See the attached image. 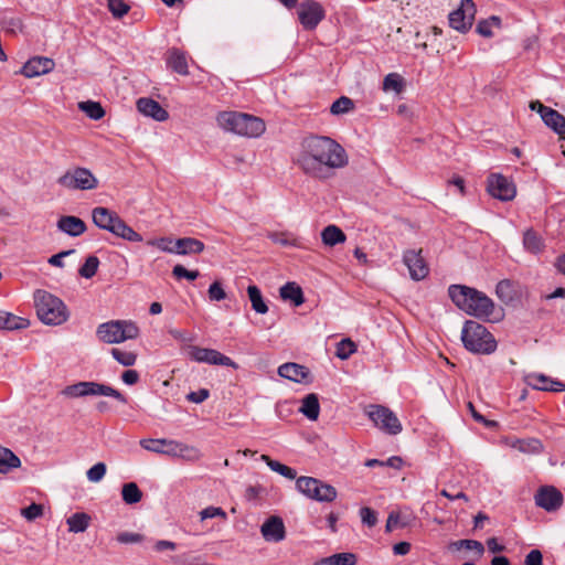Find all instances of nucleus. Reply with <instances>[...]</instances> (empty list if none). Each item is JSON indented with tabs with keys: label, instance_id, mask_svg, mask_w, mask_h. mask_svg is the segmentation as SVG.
<instances>
[{
	"label": "nucleus",
	"instance_id": "nucleus-1",
	"mask_svg": "<svg viewBox=\"0 0 565 565\" xmlns=\"http://www.w3.org/2000/svg\"><path fill=\"white\" fill-rule=\"evenodd\" d=\"M348 162L344 148L326 136L305 138L296 160L305 174L323 181L333 178L335 170L344 168Z\"/></svg>",
	"mask_w": 565,
	"mask_h": 565
},
{
	"label": "nucleus",
	"instance_id": "nucleus-2",
	"mask_svg": "<svg viewBox=\"0 0 565 565\" xmlns=\"http://www.w3.org/2000/svg\"><path fill=\"white\" fill-rule=\"evenodd\" d=\"M448 295L451 301L463 312L481 320L495 322L502 318L493 300L484 292L465 285H450Z\"/></svg>",
	"mask_w": 565,
	"mask_h": 565
},
{
	"label": "nucleus",
	"instance_id": "nucleus-3",
	"mask_svg": "<svg viewBox=\"0 0 565 565\" xmlns=\"http://www.w3.org/2000/svg\"><path fill=\"white\" fill-rule=\"evenodd\" d=\"M216 121L223 130L248 138L259 137L266 129L263 119L234 110L218 113Z\"/></svg>",
	"mask_w": 565,
	"mask_h": 565
},
{
	"label": "nucleus",
	"instance_id": "nucleus-4",
	"mask_svg": "<svg viewBox=\"0 0 565 565\" xmlns=\"http://www.w3.org/2000/svg\"><path fill=\"white\" fill-rule=\"evenodd\" d=\"M92 218L98 228L107 231L117 237L132 243L142 242V236L139 233L121 220L116 212L107 207H94Z\"/></svg>",
	"mask_w": 565,
	"mask_h": 565
},
{
	"label": "nucleus",
	"instance_id": "nucleus-5",
	"mask_svg": "<svg viewBox=\"0 0 565 565\" xmlns=\"http://www.w3.org/2000/svg\"><path fill=\"white\" fill-rule=\"evenodd\" d=\"M34 305L39 319L45 324L60 326L70 317L68 309L63 300L45 290H35Z\"/></svg>",
	"mask_w": 565,
	"mask_h": 565
},
{
	"label": "nucleus",
	"instance_id": "nucleus-6",
	"mask_svg": "<svg viewBox=\"0 0 565 565\" xmlns=\"http://www.w3.org/2000/svg\"><path fill=\"white\" fill-rule=\"evenodd\" d=\"M461 341L463 347L478 354H491L497 349V341L488 329L473 320L465 322L461 330Z\"/></svg>",
	"mask_w": 565,
	"mask_h": 565
},
{
	"label": "nucleus",
	"instance_id": "nucleus-7",
	"mask_svg": "<svg viewBox=\"0 0 565 565\" xmlns=\"http://www.w3.org/2000/svg\"><path fill=\"white\" fill-rule=\"evenodd\" d=\"M97 338L107 344L121 343L139 337V328L129 320H111L100 323L96 330Z\"/></svg>",
	"mask_w": 565,
	"mask_h": 565
},
{
	"label": "nucleus",
	"instance_id": "nucleus-8",
	"mask_svg": "<svg viewBox=\"0 0 565 565\" xmlns=\"http://www.w3.org/2000/svg\"><path fill=\"white\" fill-rule=\"evenodd\" d=\"M62 394L66 397H85V396H109L118 402L126 404L127 397L121 394L118 390L98 382L83 381L66 386Z\"/></svg>",
	"mask_w": 565,
	"mask_h": 565
},
{
	"label": "nucleus",
	"instance_id": "nucleus-9",
	"mask_svg": "<svg viewBox=\"0 0 565 565\" xmlns=\"http://www.w3.org/2000/svg\"><path fill=\"white\" fill-rule=\"evenodd\" d=\"M57 184L72 191H89L98 188V180L89 169L84 167H74L67 169L57 179Z\"/></svg>",
	"mask_w": 565,
	"mask_h": 565
},
{
	"label": "nucleus",
	"instance_id": "nucleus-10",
	"mask_svg": "<svg viewBox=\"0 0 565 565\" xmlns=\"http://www.w3.org/2000/svg\"><path fill=\"white\" fill-rule=\"evenodd\" d=\"M296 487L303 495L318 502H332L338 494L333 486L312 477H299Z\"/></svg>",
	"mask_w": 565,
	"mask_h": 565
},
{
	"label": "nucleus",
	"instance_id": "nucleus-11",
	"mask_svg": "<svg viewBox=\"0 0 565 565\" xmlns=\"http://www.w3.org/2000/svg\"><path fill=\"white\" fill-rule=\"evenodd\" d=\"M365 413L374 426L387 435H397L403 429L398 417L386 406L369 405Z\"/></svg>",
	"mask_w": 565,
	"mask_h": 565
},
{
	"label": "nucleus",
	"instance_id": "nucleus-12",
	"mask_svg": "<svg viewBox=\"0 0 565 565\" xmlns=\"http://www.w3.org/2000/svg\"><path fill=\"white\" fill-rule=\"evenodd\" d=\"M186 354L192 361H195L198 363L228 366L234 370L238 367L235 361H233L231 358L222 354L221 352L214 349L188 345Z\"/></svg>",
	"mask_w": 565,
	"mask_h": 565
},
{
	"label": "nucleus",
	"instance_id": "nucleus-13",
	"mask_svg": "<svg viewBox=\"0 0 565 565\" xmlns=\"http://www.w3.org/2000/svg\"><path fill=\"white\" fill-rule=\"evenodd\" d=\"M476 11V4L472 0H461L459 8L449 14V25L461 33H466L472 26Z\"/></svg>",
	"mask_w": 565,
	"mask_h": 565
},
{
	"label": "nucleus",
	"instance_id": "nucleus-14",
	"mask_svg": "<svg viewBox=\"0 0 565 565\" xmlns=\"http://www.w3.org/2000/svg\"><path fill=\"white\" fill-rule=\"evenodd\" d=\"M324 17V9L316 0H305L298 7V19L305 30H315Z\"/></svg>",
	"mask_w": 565,
	"mask_h": 565
},
{
	"label": "nucleus",
	"instance_id": "nucleus-15",
	"mask_svg": "<svg viewBox=\"0 0 565 565\" xmlns=\"http://www.w3.org/2000/svg\"><path fill=\"white\" fill-rule=\"evenodd\" d=\"M403 263L408 268L409 277L419 281L429 274V267L422 256V249H407L403 254Z\"/></svg>",
	"mask_w": 565,
	"mask_h": 565
},
{
	"label": "nucleus",
	"instance_id": "nucleus-16",
	"mask_svg": "<svg viewBox=\"0 0 565 565\" xmlns=\"http://www.w3.org/2000/svg\"><path fill=\"white\" fill-rule=\"evenodd\" d=\"M487 189L490 195L501 201H511L516 194L514 184L502 174H491Z\"/></svg>",
	"mask_w": 565,
	"mask_h": 565
},
{
	"label": "nucleus",
	"instance_id": "nucleus-17",
	"mask_svg": "<svg viewBox=\"0 0 565 565\" xmlns=\"http://www.w3.org/2000/svg\"><path fill=\"white\" fill-rule=\"evenodd\" d=\"M535 504L547 512L558 510L563 504V494L553 486L540 487L534 495Z\"/></svg>",
	"mask_w": 565,
	"mask_h": 565
},
{
	"label": "nucleus",
	"instance_id": "nucleus-18",
	"mask_svg": "<svg viewBox=\"0 0 565 565\" xmlns=\"http://www.w3.org/2000/svg\"><path fill=\"white\" fill-rule=\"evenodd\" d=\"M526 385L537 391L564 392L565 383L557 379L550 377L543 373L531 372L523 377Z\"/></svg>",
	"mask_w": 565,
	"mask_h": 565
},
{
	"label": "nucleus",
	"instance_id": "nucleus-19",
	"mask_svg": "<svg viewBox=\"0 0 565 565\" xmlns=\"http://www.w3.org/2000/svg\"><path fill=\"white\" fill-rule=\"evenodd\" d=\"M260 533L265 541L278 543L286 537V527L281 518L269 516L260 526Z\"/></svg>",
	"mask_w": 565,
	"mask_h": 565
},
{
	"label": "nucleus",
	"instance_id": "nucleus-20",
	"mask_svg": "<svg viewBox=\"0 0 565 565\" xmlns=\"http://www.w3.org/2000/svg\"><path fill=\"white\" fill-rule=\"evenodd\" d=\"M55 63L52 58L34 56L30 58L22 67L21 73L28 77H36L53 71Z\"/></svg>",
	"mask_w": 565,
	"mask_h": 565
},
{
	"label": "nucleus",
	"instance_id": "nucleus-21",
	"mask_svg": "<svg viewBox=\"0 0 565 565\" xmlns=\"http://www.w3.org/2000/svg\"><path fill=\"white\" fill-rule=\"evenodd\" d=\"M137 109L146 117L162 122L169 118V113L154 99L141 97L137 100Z\"/></svg>",
	"mask_w": 565,
	"mask_h": 565
},
{
	"label": "nucleus",
	"instance_id": "nucleus-22",
	"mask_svg": "<svg viewBox=\"0 0 565 565\" xmlns=\"http://www.w3.org/2000/svg\"><path fill=\"white\" fill-rule=\"evenodd\" d=\"M279 376L294 381L296 383H306L309 381L310 372L308 367L297 363H285L278 367Z\"/></svg>",
	"mask_w": 565,
	"mask_h": 565
},
{
	"label": "nucleus",
	"instance_id": "nucleus-23",
	"mask_svg": "<svg viewBox=\"0 0 565 565\" xmlns=\"http://www.w3.org/2000/svg\"><path fill=\"white\" fill-rule=\"evenodd\" d=\"M140 446L151 452L171 456L175 455L177 440L170 439H142Z\"/></svg>",
	"mask_w": 565,
	"mask_h": 565
},
{
	"label": "nucleus",
	"instance_id": "nucleus-24",
	"mask_svg": "<svg viewBox=\"0 0 565 565\" xmlns=\"http://www.w3.org/2000/svg\"><path fill=\"white\" fill-rule=\"evenodd\" d=\"M57 228L72 237H77L85 233L86 224L77 216L65 215L58 218Z\"/></svg>",
	"mask_w": 565,
	"mask_h": 565
},
{
	"label": "nucleus",
	"instance_id": "nucleus-25",
	"mask_svg": "<svg viewBox=\"0 0 565 565\" xmlns=\"http://www.w3.org/2000/svg\"><path fill=\"white\" fill-rule=\"evenodd\" d=\"M544 111L543 122L565 140V117L553 108H542Z\"/></svg>",
	"mask_w": 565,
	"mask_h": 565
},
{
	"label": "nucleus",
	"instance_id": "nucleus-26",
	"mask_svg": "<svg viewBox=\"0 0 565 565\" xmlns=\"http://www.w3.org/2000/svg\"><path fill=\"white\" fill-rule=\"evenodd\" d=\"M166 62L168 67H170L172 71L180 75H188V62L185 54L180 51L179 49H170L167 52Z\"/></svg>",
	"mask_w": 565,
	"mask_h": 565
},
{
	"label": "nucleus",
	"instance_id": "nucleus-27",
	"mask_svg": "<svg viewBox=\"0 0 565 565\" xmlns=\"http://www.w3.org/2000/svg\"><path fill=\"white\" fill-rule=\"evenodd\" d=\"M175 254L192 255L204 250V243L193 237H183L175 239Z\"/></svg>",
	"mask_w": 565,
	"mask_h": 565
},
{
	"label": "nucleus",
	"instance_id": "nucleus-28",
	"mask_svg": "<svg viewBox=\"0 0 565 565\" xmlns=\"http://www.w3.org/2000/svg\"><path fill=\"white\" fill-rule=\"evenodd\" d=\"M279 294L284 300H290L296 307L305 302L302 289L296 282H286L280 287Z\"/></svg>",
	"mask_w": 565,
	"mask_h": 565
},
{
	"label": "nucleus",
	"instance_id": "nucleus-29",
	"mask_svg": "<svg viewBox=\"0 0 565 565\" xmlns=\"http://www.w3.org/2000/svg\"><path fill=\"white\" fill-rule=\"evenodd\" d=\"M28 324L29 322L26 319L0 310V330L13 331L24 329L28 327Z\"/></svg>",
	"mask_w": 565,
	"mask_h": 565
},
{
	"label": "nucleus",
	"instance_id": "nucleus-30",
	"mask_svg": "<svg viewBox=\"0 0 565 565\" xmlns=\"http://www.w3.org/2000/svg\"><path fill=\"white\" fill-rule=\"evenodd\" d=\"M495 294L498 298L509 305L518 298V290L513 281L503 279L497 284Z\"/></svg>",
	"mask_w": 565,
	"mask_h": 565
},
{
	"label": "nucleus",
	"instance_id": "nucleus-31",
	"mask_svg": "<svg viewBox=\"0 0 565 565\" xmlns=\"http://www.w3.org/2000/svg\"><path fill=\"white\" fill-rule=\"evenodd\" d=\"M299 412L302 413L308 419L316 420L320 413L318 396L313 393L306 395L301 401Z\"/></svg>",
	"mask_w": 565,
	"mask_h": 565
},
{
	"label": "nucleus",
	"instance_id": "nucleus-32",
	"mask_svg": "<svg viewBox=\"0 0 565 565\" xmlns=\"http://www.w3.org/2000/svg\"><path fill=\"white\" fill-rule=\"evenodd\" d=\"M321 239L327 246H335L338 244L344 243L347 239L343 231L337 225H328L321 232Z\"/></svg>",
	"mask_w": 565,
	"mask_h": 565
},
{
	"label": "nucleus",
	"instance_id": "nucleus-33",
	"mask_svg": "<svg viewBox=\"0 0 565 565\" xmlns=\"http://www.w3.org/2000/svg\"><path fill=\"white\" fill-rule=\"evenodd\" d=\"M449 548L452 551H472L476 554V559L481 558L484 553V546L481 542L468 539L451 542Z\"/></svg>",
	"mask_w": 565,
	"mask_h": 565
},
{
	"label": "nucleus",
	"instance_id": "nucleus-34",
	"mask_svg": "<svg viewBox=\"0 0 565 565\" xmlns=\"http://www.w3.org/2000/svg\"><path fill=\"white\" fill-rule=\"evenodd\" d=\"M90 516L84 512H76L67 518L66 524L68 525V531L73 533H82L87 530L89 526Z\"/></svg>",
	"mask_w": 565,
	"mask_h": 565
},
{
	"label": "nucleus",
	"instance_id": "nucleus-35",
	"mask_svg": "<svg viewBox=\"0 0 565 565\" xmlns=\"http://www.w3.org/2000/svg\"><path fill=\"white\" fill-rule=\"evenodd\" d=\"M356 556L353 553H338L317 561L313 565H355Z\"/></svg>",
	"mask_w": 565,
	"mask_h": 565
},
{
	"label": "nucleus",
	"instance_id": "nucleus-36",
	"mask_svg": "<svg viewBox=\"0 0 565 565\" xmlns=\"http://www.w3.org/2000/svg\"><path fill=\"white\" fill-rule=\"evenodd\" d=\"M260 460L264 461L269 467L270 470L281 475L282 477H285L289 480H294L297 477V472L295 469L281 463L277 460L271 459L267 455H262Z\"/></svg>",
	"mask_w": 565,
	"mask_h": 565
},
{
	"label": "nucleus",
	"instance_id": "nucleus-37",
	"mask_svg": "<svg viewBox=\"0 0 565 565\" xmlns=\"http://www.w3.org/2000/svg\"><path fill=\"white\" fill-rule=\"evenodd\" d=\"M247 295L252 303L253 310L260 315L267 313L268 306L266 305L262 296L260 289L256 285H249L247 287Z\"/></svg>",
	"mask_w": 565,
	"mask_h": 565
},
{
	"label": "nucleus",
	"instance_id": "nucleus-38",
	"mask_svg": "<svg viewBox=\"0 0 565 565\" xmlns=\"http://www.w3.org/2000/svg\"><path fill=\"white\" fill-rule=\"evenodd\" d=\"M523 246L527 252L536 254L543 249L544 244L542 237L530 228L524 232Z\"/></svg>",
	"mask_w": 565,
	"mask_h": 565
},
{
	"label": "nucleus",
	"instance_id": "nucleus-39",
	"mask_svg": "<svg viewBox=\"0 0 565 565\" xmlns=\"http://www.w3.org/2000/svg\"><path fill=\"white\" fill-rule=\"evenodd\" d=\"M501 19L497 15H491L488 19L479 21L476 31L483 38H491L493 36V29H501Z\"/></svg>",
	"mask_w": 565,
	"mask_h": 565
},
{
	"label": "nucleus",
	"instance_id": "nucleus-40",
	"mask_svg": "<svg viewBox=\"0 0 565 565\" xmlns=\"http://www.w3.org/2000/svg\"><path fill=\"white\" fill-rule=\"evenodd\" d=\"M21 460L10 449L3 448L0 452V473H8L11 469L19 468Z\"/></svg>",
	"mask_w": 565,
	"mask_h": 565
},
{
	"label": "nucleus",
	"instance_id": "nucleus-41",
	"mask_svg": "<svg viewBox=\"0 0 565 565\" xmlns=\"http://www.w3.org/2000/svg\"><path fill=\"white\" fill-rule=\"evenodd\" d=\"M121 497L125 503L136 504L142 499V492L135 482H128L122 486Z\"/></svg>",
	"mask_w": 565,
	"mask_h": 565
},
{
	"label": "nucleus",
	"instance_id": "nucleus-42",
	"mask_svg": "<svg viewBox=\"0 0 565 565\" xmlns=\"http://www.w3.org/2000/svg\"><path fill=\"white\" fill-rule=\"evenodd\" d=\"M78 107L90 119L99 120V119H102L105 116L104 108L97 102H93V100L81 102L78 104Z\"/></svg>",
	"mask_w": 565,
	"mask_h": 565
},
{
	"label": "nucleus",
	"instance_id": "nucleus-43",
	"mask_svg": "<svg viewBox=\"0 0 565 565\" xmlns=\"http://www.w3.org/2000/svg\"><path fill=\"white\" fill-rule=\"evenodd\" d=\"M404 88V79L397 73H390L383 79V90L394 92L396 94L402 93Z\"/></svg>",
	"mask_w": 565,
	"mask_h": 565
},
{
	"label": "nucleus",
	"instance_id": "nucleus-44",
	"mask_svg": "<svg viewBox=\"0 0 565 565\" xmlns=\"http://www.w3.org/2000/svg\"><path fill=\"white\" fill-rule=\"evenodd\" d=\"M98 266H99L98 257L95 255H90L86 258L85 263L81 266L78 274L82 277L89 279L96 275Z\"/></svg>",
	"mask_w": 565,
	"mask_h": 565
},
{
	"label": "nucleus",
	"instance_id": "nucleus-45",
	"mask_svg": "<svg viewBox=\"0 0 565 565\" xmlns=\"http://www.w3.org/2000/svg\"><path fill=\"white\" fill-rule=\"evenodd\" d=\"M353 108V100L347 96H341L332 103L330 111L332 115H343L351 111Z\"/></svg>",
	"mask_w": 565,
	"mask_h": 565
},
{
	"label": "nucleus",
	"instance_id": "nucleus-46",
	"mask_svg": "<svg viewBox=\"0 0 565 565\" xmlns=\"http://www.w3.org/2000/svg\"><path fill=\"white\" fill-rule=\"evenodd\" d=\"M111 356L124 366H132L137 361V354L130 351H122L120 349H111Z\"/></svg>",
	"mask_w": 565,
	"mask_h": 565
},
{
	"label": "nucleus",
	"instance_id": "nucleus-47",
	"mask_svg": "<svg viewBox=\"0 0 565 565\" xmlns=\"http://www.w3.org/2000/svg\"><path fill=\"white\" fill-rule=\"evenodd\" d=\"M172 457L183 458L192 461L200 458V451L195 447L188 446L178 441V447H175V455H172Z\"/></svg>",
	"mask_w": 565,
	"mask_h": 565
},
{
	"label": "nucleus",
	"instance_id": "nucleus-48",
	"mask_svg": "<svg viewBox=\"0 0 565 565\" xmlns=\"http://www.w3.org/2000/svg\"><path fill=\"white\" fill-rule=\"evenodd\" d=\"M356 351V345L350 339H342L337 345L335 355L341 360L349 359Z\"/></svg>",
	"mask_w": 565,
	"mask_h": 565
},
{
	"label": "nucleus",
	"instance_id": "nucleus-49",
	"mask_svg": "<svg viewBox=\"0 0 565 565\" xmlns=\"http://www.w3.org/2000/svg\"><path fill=\"white\" fill-rule=\"evenodd\" d=\"M106 470L107 468L104 462H97L87 470V479L90 482H99L105 477Z\"/></svg>",
	"mask_w": 565,
	"mask_h": 565
},
{
	"label": "nucleus",
	"instance_id": "nucleus-50",
	"mask_svg": "<svg viewBox=\"0 0 565 565\" xmlns=\"http://www.w3.org/2000/svg\"><path fill=\"white\" fill-rule=\"evenodd\" d=\"M108 9L116 18H121L129 11V6L124 0H107Z\"/></svg>",
	"mask_w": 565,
	"mask_h": 565
},
{
	"label": "nucleus",
	"instance_id": "nucleus-51",
	"mask_svg": "<svg viewBox=\"0 0 565 565\" xmlns=\"http://www.w3.org/2000/svg\"><path fill=\"white\" fill-rule=\"evenodd\" d=\"M172 274L177 279L184 278L190 281L195 280L200 276V273L198 270H188L182 265H175L172 269Z\"/></svg>",
	"mask_w": 565,
	"mask_h": 565
},
{
	"label": "nucleus",
	"instance_id": "nucleus-52",
	"mask_svg": "<svg viewBox=\"0 0 565 565\" xmlns=\"http://www.w3.org/2000/svg\"><path fill=\"white\" fill-rule=\"evenodd\" d=\"M362 523L369 527H373L377 523V513L371 508L363 507L360 509Z\"/></svg>",
	"mask_w": 565,
	"mask_h": 565
},
{
	"label": "nucleus",
	"instance_id": "nucleus-53",
	"mask_svg": "<svg viewBox=\"0 0 565 565\" xmlns=\"http://www.w3.org/2000/svg\"><path fill=\"white\" fill-rule=\"evenodd\" d=\"M21 514L28 521H34L43 514V507L38 503H31L26 508L21 510Z\"/></svg>",
	"mask_w": 565,
	"mask_h": 565
},
{
	"label": "nucleus",
	"instance_id": "nucleus-54",
	"mask_svg": "<svg viewBox=\"0 0 565 565\" xmlns=\"http://www.w3.org/2000/svg\"><path fill=\"white\" fill-rule=\"evenodd\" d=\"M207 292L211 301H221L226 298V292L220 281L211 284Z\"/></svg>",
	"mask_w": 565,
	"mask_h": 565
},
{
	"label": "nucleus",
	"instance_id": "nucleus-55",
	"mask_svg": "<svg viewBox=\"0 0 565 565\" xmlns=\"http://www.w3.org/2000/svg\"><path fill=\"white\" fill-rule=\"evenodd\" d=\"M152 245L157 246L160 250L175 254V241L169 237H162L151 242Z\"/></svg>",
	"mask_w": 565,
	"mask_h": 565
},
{
	"label": "nucleus",
	"instance_id": "nucleus-56",
	"mask_svg": "<svg viewBox=\"0 0 565 565\" xmlns=\"http://www.w3.org/2000/svg\"><path fill=\"white\" fill-rule=\"evenodd\" d=\"M169 334L174 340L182 342V343H191L195 340V337L192 333H190L185 330H181V329H170Z\"/></svg>",
	"mask_w": 565,
	"mask_h": 565
},
{
	"label": "nucleus",
	"instance_id": "nucleus-57",
	"mask_svg": "<svg viewBox=\"0 0 565 565\" xmlns=\"http://www.w3.org/2000/svg\"><path fill=\"white\" fill-rule=\"evenodd\" d=\"M543 449V445L537 439H530L527 441H522L520 446V450L523 452H533L539 454Z\"/></svg>",
	"mask_w": 565,
	"mask_h": 565
},
{
	"label": "nucleus",
	"instance_id": "nucleus-58",
	"mask_svg": "<svg viewBox=\"0 0 565 565\" xmlns=\"http://www.w3.org/2000/svg\"><path fill=\"white\" fill-rule=\"evenodd\" d=\"M201 520L212 519L220 516L226 519V513L222 508L207 507L200 512Z\"/></svg>",
	"mask_w": 565,
	"mask_h": 565
},
{
	"label": "nucleus",
	"instance_id": "nucleus-59",
	"mask_svg": "<svg viewBox=\"0 0 565 565\" xmlns=\"http://www.w3.org/2000/svg\"><path fill=\"white\" fill-rule=\"evenodd\" d=\"M117 541L121 544H132L142 541V535L132 532H121L117 535Z\"/></svg>",
	"mask_w": 565,
	"mask_h": 565
},
{
	"label": "nucleus",
	"instance_id": "nucleus-60",
	"mask_svg": "<svg viewBox=\"0 0 565 565\" xmlns=\"http://www.w3.org/2000/svg\"><path fill=\"white\" fill-rule=\"evenodd\" d=\"M209 396H210L209 390L200 388L199 391L190 392L186 395V399L189 402H192V403H195V404H200V403L204 402L205 399H207Z\"/></svg>",
	"mask_w": 565,
	"mask_h": 565
},
{
	"label": "nucleus",
	"instance_id": "nucleus-61",
	"mask_svg": "<svg viewBox=\"0 0 565 565\" xmlns=\"http://www.w3.org/2000/svg\"><path fill=\"white\" fill-rule=\"evenodd\" d=\"M524 565H543V555L539 550H532L525 556Z\"/></svg>",
	"mask_w": 565,
	"mask_h": 565
},
{
	"label": "nucleus",
	"instance_id": "nucleus-62",
	"mask_svg": "<svg viewBox=\"0 0 565 565\" xmlns=\"http://www.w3.org/2000/svg\"><path fill=\"white\" fill-rule=\"evenodd\" d=\"M139 377V373L136 370H127L121 374V380L127 385H135Z\"/></svg>",
	"mask_w": 565,
	"mask_h": 565
},
{
	"label": "nucleus",
	"instance_id": "nucleus-63",
	"mask_svg": "<svg viewBox=\"0 0 565 565\" xmlns=\"http://www.w3.org/2000/svg\"><path fill=\"white\" fill-rule=\"evenodd\" d=\"M72 253H74L73 249L63 250L58 254H55L49 258V264H51L52 266H56V267H63V265H64L63 258L71 255Z\"/></svg>",
	"mask_w": 565,
	"mask_h": 565
},
{
	"label": "nucleus",
	"instance_id": "nucleus-64",
	"mask_svg": "<svg viewBox=\"0 0 565 565\" xmlns=\"http://www.w3.org/2000/svg\"><path fill=\"white\" fill-rule=\"evenodd\" d=\"M399 524V514L396 513V512H391L388 514V518H387V521H386V531L387 532H391L393 531L395 527H397Z\"/></svg>",
	"mask_w": 565,
	"mask_h": 565
}]
</instances>
